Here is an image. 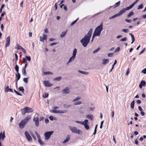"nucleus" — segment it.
Masks as SVG:
<instances>
[{"instance_id": "nucleus-47", "label": "nucleus", "mask_w": 146, "mask_h": 146, "mask_svg": "<svg viewBox=\"0 0 146 146\" xmlns=\"http://www.w3.org/2000/svg\"><path fill=\"white\" fill-rule=\"evenodd\" d=\"M43 37L44 40H46L47 38V36L46 35L44 34L43 35Z\"/></svg>"}, {"instance_id": "nucleus-34", "label": "nucleus", "mask_w": 146, "mask_h": 146, "mask_svg": "<svg viewBox=\"0 0 146 146\" xmlns=\"http://www.w3.org/2000/svg\"><path fill=\"white\" fill-rule=\"evenodd\" d=\"M22 73L25 76L27 74L26 72V70L25 68H22Z\"/></svg>"}, {"instance_id": "nucleus-10", "label": "nucleus", "mask_w": 146, "mask_h": 146, "mask_svg": "<svg viewBox=\"0 0 146 146\" xmlns=\"http://www.w3.org/2000/svg\"><path fill=\"white\" fill-rule=\"evenodd\" d=\"M25 135L26 139L28 141H32V138L27 131H25Z\"/></svg>"}, {"instance_id": "nucleus-14", "label": "nucleus", "mask_w": 146, "mask_h": 146, "mask_svg": "<svg viewBox=\"0 0 146 146\" xmlns=\"http://www.w3.org/2000/svg\"><path fill=\"white\" fill-rule=\"evenodd\" d=\"M138 1L139 0H136L132 4L130 5L129 7H126V8L125 9H126V11L129 10L130 9H131L134 6V5H135L137 3Z\"/></svg>"}, {"instance_id": "nucleus-28", "label": "nucleus", "mask_w": 146, "mask_h": 146, "mask_svg": "<svg viewBox=\"0 0 146 146\" xmlns=\"http://www.w3.org/2000/svg\"><path fill=\"white\" fill-rule=\"evenodd\" d=\"M43 73L44 75H49V74H53V73L52 72L50 71H48V72H43Z\"/></svg>"}, {"instance_id": "nucleus-43", "label": "nucleus", "mask_w": 146, "mask_h": 146, "mask_svg": "<svg viewBox=\"0 0 146 146\" xmlns=\"http://www.w3.org/2000/svg\"><path fill=\"white\" fill-rule=\"evenodd\" d=\"M121 31L125 33H127L129 32V30L127 29H123Z\"/></svg>"}, {"instance_id": "nucleus-1", "label": "nucleus", "mask_w": 146, "mask_h": 146, "mask_svg": "<svg viewBox=\"0 0 146 146\" xmlns=\"http://www.w3.org/2000/svg\"><path fill=\"white\" fill-rule=\"evenodd\" d=\"M92 32V29H90L88 33L83 38L80 40V42L84 47H86L89 42Z\"/></svg>"}, {"instance_id": "nucleus-26", "label": "nucleus", "mask_w": 146, "mask_h": 146, "mask_svg": "<svg viewBox=\"0 0 146 146\" xmlns=\"http://www.w3.org/2000/svg\"><path fill=\"white\" fill-rule=\"evenodd\" d=\"M86 118L90 119L91 120H92L93 118V116L91 114L88 115H86Z\"/></svg>"}, {"instance_id": "nucleus-53", "label": "nucleus", "mask_w": 146, "mask_h": 146, "mask_svg": "<svg viewBox=\"0 0 146 146\" xmlns=\"http://www.w3.org/2000/svg\"><path fill=\"white\" fill-rule=\"evenodd\" d=\"M26 58L29 61H30L31 60V57L29 56H25Z\"/></svg>"}, {"instance_id": "nucleus-41", "label": "nucleus", "mask_w": 146, "mask_h": 146, "mask_svg": "<svg viewBox=\"0 0 146 146\" xmlns=\"http://www.w3.org/2000/svg\"><path fill=\"white\" fill-rule=\"evenodd\" d=\"M79 18H77L71 24V26H73L74 24H75V23L78 20Z\"/></svg>"}, {"instance_id": "nucleus-9", "label": "nucleus", "mask_w": 146, "mask_h": 146, "mask_svg": "<svg viewBox=\"0 0 146 146\" xmlns=\"http://www.w3.org/2000/svg\"><path fill=\"white\" fill-rule=\"evenodd\" d=\"M62 92L63 94H69L70 92V88L68 87H66L62 90Z\"/></svg>"}, {"instance_id": "nucleus-6", "label": "nucleus", "mask_w": 146, "mask_h": 146, "mask_svg": "<svg viewBox=\"0 0 146 146\" xmlns=\"http://www.w3.org/2000/svg\"><path fill=\"white\" fill-rule=\"evenodd\" d=\"M69 127L70 130L72 133H77L79 135H81L82 133L81 130L78 129L76 127L70 126Z\"/></svg>"}, {"instance_id": "nucleus-56", "label": "nucleus", "mask_w": 146, "mask_h": 146, "mask_svg": "<svg viewBox=\"0 0 146 146\" xmlns=\"http://www.w3.org/2000/svg\"><path fill=\"white\" fill-rule=\"evenodd\" d=\"M5 5L4 4H3L2 5L0 10V12L1 13L2 12V9L5 7Z\"/></svg>"}, {"instance_id": "nucleus-25", "label": "nucleus", "mask_w": 146, "mask_h": 146, "mask_svg": "<svg viewBox=\"0 0 146 146\" xmlns=\"http://www.w3.org/2000/svg\"><path fill=\"white\" fill-rule=\"evenodd\" d=\"M78 72L79 73H80L81 74H82L85 75H87L89 74V73L88 72L85 71H83L80 70H78Z\"/></svg>"}, {"instance_id": "nucleus-51", "label": "nucleus", "mask_w": 146, "mask_h": 146, "mask_svg": "<svg viewBox=\"0 0 146 146\" xmlns=\"http://www.w3.org/2000/svg\"><path fill=\"white\" fill-rule=\"evenodd\" d=\"M15 69L17 73H19V67L17 65H16Z\"/></svg>"}, {"instance_id": "nucleus-60", "label": "nucleus", "mask_w": 146, "mask_h": 146, "mask_svg": "<svg viewBox=\"0 0 146 146\" xmlns=\"http://www.w3.org/2000/svg\"><path fill=\"white\" fill-rule=\"evenodd\" d=\"M31 133V135L32 136V137L34 139H35V140H36V137L35 136V135L33 133Z\"/></svg>"}, {"instance_id": "nucleus-61", "label": "nucleus", "mask_w": 146, "mask_h": 146, "mask_svg": "<svg viewBox=\"0 0 146 146\" xmlns=\"http://www.w3.org/2000/svg\"><path fill=\"white\" fill-rule=\"evenodd\" d=\"M113 55V54L112 53H110L108 54V57H112Z\"/></svg>"}, {"instance_id": "nucleus-12", "label": "nucleus", "mask_w": 146, "mask_h": 146, "mask_svg": "<svg viewBox=\"0 0 146 146\" xmlns=\"http://www.w3.org/2000/svg\"><path fill=\"white\" fill-rule=\"evenodd\" d=\"M16 46V48L17 50H21L25 54L26 53V50L22 46L20 45L19 44H17Z\"/></svg>"}, {"instance_id": "nucleus-36", "label": "nucleus", "mask_w": 146, "mask_h": 146, "mask_svg": "<svg viewBox=\"0 0 146 146\" xmlns=\"http://www.w3.org/2000/svg\"><path fill=\"white\" fill-rule=\"evenodd\" d=\"M118 17L117 15V14H116L115 15L111 16V17H110L109 18V19H114V18L116 17Z\"/></svg>"}, {"instance_id": "nucleus-58", "label": "nucleus", "mask_w": 146, "mask_h": 146, "mask_svg": "<svg viewBox=\"0 0 146 146\" xmlns=\"http://www.w3.org/2000/svg\"><path fill=\"white\" fill-rule=\"evenodd\" d=\"M96 36H97L96 35H95V34H93V35L92 37V40L91 41L92 42H93L94 38V37Z\"/></svg>"}, {"instance_id": "nucleus-45", "label": "nucleus", "mask_w": 146, "mask_h": 146, "mask_svg": "<svg viewBox=\"0 0 146 146\" xmlns=\"http://www.w3.org/2000/svg\"><path fill=\"white\" fill-rule=\"evenodd\" d=\"M9 86H7L5 87V92H8L9 90Z\"/></svg>"}, {"instance_id": "nucleus-30", "label": "nucleus", "mask_w": 146, "mask_h": 146, "mask_svg": "<svg viewBox=\"0 0 146 146\" xmlns=\"http://www.w3.org/2000/svg\"><path fill=\"white\" fill-rule=\"evenodd\" d=\"M134 102H135L133 100V101H132V102L131 103L130 106H131V108L132 109H133L134 108Z\"/></svg>"}, {"instance_id": "nucleus-42", "label": "nucleus", "mask_w": 146, "mask_h": 146, "mask_svg": "<svg viewBox=\"0 0 146 146\" xmlns=\"http://www.w3.org/2000/svg\"><path fill=\"white\" fill-rule=\"evenodd\" d=\"M97 126H98V125H96L95 127V129H94V133H93V135H95L96 134V129H97Z\"/></svg>"}, {"instance_id": "nucleus-64", "label": "nucleus", "mask_w": 146, "mask_h": 146, "mask_svg": "<svg viewBox=\"0 0 146 146\" xmlns=\"http://www.w3.org/2000/svg\"><path fill=\"white\" fill-rule=\"evenodd\" d=\"M131 39H132V42H131V43L132 44L134 41H135V38H134V36L133 37H131Z\"/></svg>"}, {"instance_id": "nucleus-8", "label": "nucleus", "mask_w": 146, "mask_h": 146, "mask_svg": "<svg viewBox=\"0 0 146 146\" xmlns=\"http://www.w3.org/2000/svg\"><path fill=\"white\" fill-rule=\"evenodd\" d=\"M53 131H51L49 132H46L44 134L45 139L48 140L51 135L54 133Z\"/></svg>"}, {"instance_id": "nucleus-16", "label": "nucleus", "mask_w": 146, "mask_h": 146, "mask_svg": "<svg viewBox=\"0 0 146 146\" xmlns=\"http://www.w3.org/2000/svg\"><path fill=\"white\" fill-rule=\"evenodd\" d=\"M43 82L45 86L46 87H50L53 85V84L50 83L48 81H44Z\"/></svg>"}, {"instance_id": "nucleus-29", "label": "nucleus", "mask_w": 146, "mask_h": 146, "mask_svg": "<svg viewBox=\"0 0 146 146\" xmlns=\"http://www.w3.org/2000/svg\"><path fill=\"white\" fill-rule=\"evenodd\" d=\"M120 1H119L117 3H116L113 6V7L114 8H115L118 6L120 3Z\"/></svg>"}, {"instance_id": "nucleus-39", "label": "nucleus", "mask_w": 146, "mask_h": 146, "mask_svg": "<svg viewBox=\"0 0 146 146\" xmlns=\"http://www.w3.org/2000/svg\"><path fill=\"white\" fill-rule=\"evenodd\" d=\"M49 118L51 120H55L56 118L55 117H54L52 116H50L49 117Z\"/></svg>"}, {"instance_id": "nucleus-35", "label": "nucleus", "mask_w": 146, "mask_h": 146, "mask_svg": "<svg viewBox=\"0 0 146 146\" xmlns=\"http://www.w3.org/2000/svg\"><path fill=\"white\" fill-rule=\"evenodd\" d=\"M48 94L47 93H44L43 94V97L44 98H46L48 97Z\"/></svg>"}, {"instance_id": "nucleus-13", "label": "nucleus", "mask_w": 146, "mask_h": 146, "mask_svg": "<svg viewBox=\"0 0 146 146\" xmlns=\"http://www.w3.org/2000/svg\"><path fill=\"white\" fill-rule=\"evenodd\" d=\"M26 124L22 120L19 123V127L20 129H23L24 127Z\"/></svg>"}, {"instance_id": "nucleus-62", "label": "nucleus", "mask_w": 146, "mask_h": 146, "mask_svg": "<svg viewBox=\"0 0 146 146\" xmlns=\"http://www.w3.org/2000/svg\"><path fill=\"white\" fill-rule=\"evenodd\" d=\"M14 91L15 92V93H16L18 95H19V96H22V95L21 94H19L18 92L15 90H14Z\"/></svg>"}, {"instance_id": "nucleus-7", "label": "nucleus", "mask_w": 146, "mask_h": 146, "mask_svg": "<svg viewBox=\"0 0 146 146\" xmlns=\"http://www.w3.org/2000/svg\"><path fill=\"white\" fill-rule=\"evenodd\" d=\"M33 110L31 108L29 107H26L21 110L22 114L25 115L26 113H30L33 112Z\"/></svg>"}, {"instance_id": "nucleus-44", "label": "nucleus", "mask_w": 146, "mask_h": 146, "mask_svg": "<svg viewBox=\"0 0 146 146\" xmlns=\"http://www.w3.org/2000/svg\"><path fill=\"white\" fill-rule=\"evenodd\" d=\"M80 97H77L76 98H75L73 100V102H75L76 101H78L79 100H80Z\"/></svg>"}, {"instance_id": "nucleus-24", "label": "nucleus", "mask_w": 146, "mask_h": 146, "mask_svg": "<svg viewBox=\"0 0 146 146\" xmlns=\"http://www.w3.org/2000/svg\"><path fill=\"white\" fill-rule=\"evenodd\" d=\"M67 31V30L62 32L60 35V37L62 38L64 37L66 35Z\"/></svg>"}, {"instance_id": "nucleus-17", "label": "nucleus", "mask_w": 146, "mask_h": 146, "mask_svg": "<svg viewBox=\"0 0 146 146\" xmlns=\"http://www.w3.org/2000/svg\"><path fill=\"white\" fill-rule=\"evenodd\" d=\"M31 118V116L29 115L27 116L23 120L27 124L29 121L30 120Z\"/></svg>"}, {"instance_id": "nucleus-18", "label": "nucleus", "mask_w": 146, "mask_h": 146, "mask_svg": "<svg viewBox=\"0 0 146 146\" xmlns=\"http://www.w3.org/2000/svg\"><path fill=\"white\" fill-rule=\"evenodd\" d=\"M145 84H146V82L145 81H144V80H142L141 82L139 84V87L141 89L142 88L143 86H145Z\"/></svg>"}, {"instance_id": "nucleus-50", "label": "nucleus", "mask_w": 146, "mask_h": 146, "mask_svg": "<svg viewBox=\"0 0 146 146\" xmlns=\"http://www.w3.org/2000/svg\"><path fill=\"white\" fill-rule=\"evenodd\" d=\"M40 41L42 42H44V39H43V37H42L41 36H40Z\"/></svg>"}, {"instance_id": "nucleus-37", "label": "nucleus", "mask_w": 146, "mask_h": 146, "mask_svg": "<svg viewBox=\"0 0 146 146\" xmlns=\"http://www.w3.org/2000/svg\"><path fill=\"white\" fill-rule=\"evenodd\" d=\"M19 89L20 91H21L22 92H23L24 91V89L23 87H20Z\"/></svg>"}, {"instance_id": "nucleus-2", "label": "nucleus", "mask_w": 146, "mask_h": 146, "mask_svg": "<svg viewBox=\"0 0 146 146\" xmlns=\"http://www.w3.org/2000/svg\"><path fill=\"white\" fill-rule=\"evenodd\" d=\"M77 52V50L76 48H75L73 50L72 53V55L68 61L67 62V65H69L70 63L72 62L75 59L76 57Z\"/></svg>"}, {"instance_id": "nucleus-27", "label": "nucleus", "mask_w": 146, "mask_h": 146, "mask_svg": "<svg viewBox=\"0 0 146 146\" xmlns=\"http://www.w3.org/2000/svg\"><path fill=\"white\" fill-rule=\"evenodd\" d=\"M62 78V77L61 76H58L56 78H54L53 79V80L55 81H59Z\"/></svg>"}, {"instance_id": "nucleus-20", "label": "nucleus", "mask_w": 146, "mask_h": 146, "mask_svg": "<svg viewBox=\"0 0 146 146\" xmlns=\"http://www.w3.org/2000/svg\"><path fill=\"white\" fill-rule=\"evenodd\" d=\"M109 62V60L108 59H103L102 61V63L103 65H105Z\"/></svg>"}, {"instance_id": "nucleus-32", "label": "nucleus", "mask_w": 146, "mask_h": 146, "mask_svg": "<svg viewBox=\"0 0 146 146\" xmlns=\"http://www.w3.org/2000/svg\"><path fill=\"white\" fill-rule=\"evenodd\" d=\"M16 77L17 78V81L20 78V74L19 73H18V75L17 74H16Z\"/></svg>"}, {"instance_id": "nucleus-21", "label": "nucleus", "mask_w": 146, "mask_h": 146, "mask_svg": "<svg viewBox=\"0 0 146 146\" xmlns=\"http://www.w3.org/2000/svg\"><path fill=\"white\" fill-rule=\"evenodd\" d=\"M126 11V9H123L120 11L117 14L118 16L121 15L123 13H124Z\"/></svg>"}, {"instance_id": "nucleus-57", "label": "nucleus", "mask_w": 146, "mask_h": 146, "mask_svg": "<svg viewBox=\"0 0 146 146\" xmlns=\"http://www.w3.org/2000/svg\"><path fill=\"white\" fill-rule=\"evenodd\" d=\"M23 81L25 83H27L28 82V80L27 78H25L23 79Z\"/></svg>"}, {"instance_id": "nucleus-59", "label": "nucleus", "mask_w": 146, "mask_h": 146, "mask_svg": "<svg viewBox=\"0 0 146 146\" xmlns=\"http://www.w3.org/2000/svg\"><path fill=\"white\" fill-rule=\"evenodd\" d=\"M141 72L143 73L144 74H145L146 73V68H145Z\"/></svg>"}, {"instance_id": "nucleus-55", "label": "nucleus", "mask_w": 146, "mask_h": 146, "mask_svg": "<svg viewBox=\"0 0 146 146\" xmlns=\"http://www.w3.org/2000/svg\"><path fill=\"white\" fill-rule=\"evenodd\" d=\"M116 63H117V61L116 60H115L114 62V63L112 65V69H113L114 65L116 64Z\"/></svg>"}, {"instance_id": "nucleus-15", "label": "nucleus", "mask_w": 146, "mask_h": 146, "mask_svg": "<svg viewBox=\"0 0 146 146\" xmlns=\"http://www.w3.org/2000/svg\"><path fill=\"white\" fill-rule=\"evenodd\" d=\"M10 36H8L6 39V43L5 44V47H8L10 44Z\"/></svg>"}, {"instance_id": "nucleus-49", "label": "nucleus", "mask_w": 146, "mask_h": 146, "mask_svg": "<svg viewBox=\"0 0 146 146\" xmlns=\"http://www.w3.org/2000/svg\"><path fill=\"white\" fill-rule=\"evenodd\" d=\"M120 48L119 47H118L115 50V51H114V52L116 53L119 51L120 50Z\"/></svg>"}, {"instance_id": "nucleus-52", "label": "nucleus", "mask_w": 146, "mask_h": 146, "mask_svg": "<svg viewBox=\"0 0 146 146\" xmlns=\"http://www.w3.org/2000/svg\"><path fill=\"white\" fill-rule=\"evenodd\" d=\"M146 48H144L139 53V55H140L143 53L145 51V50Z\"/></svg>"}, {"instance_id": "nucleus-31", "label": "nucleus", "mask_w": 146, "mask_h": 146, "mask_svg": "<svg viewBox=\"0 0 146 146\" xmlns=\"http://www.w3.org/2000/svg\"><path fill=\"white\" fill-rule=\"evenodd\" d=\"M134 13L133 12V11L131 12H129V14L127 15V17H131V16L134 15Z\"/></svg>"}, {"instance_id": "nucleus-38", "label": "nucleus", "mask_w": 146, "mask_h": 146, "mask_svg": "<svg viewBox=\"0 0 146 146\" xmlns=\"http://www.w3.org/2000/svg\"><path fill=\"white\" fill-rule=\"evenodd\" d=\"M82 104V102L80 101H78L76 102H75L74 103V104L75 105H80Z\"/></svg>"}, {"instance_id": "nucleus-48", "label": "nucleus", "mask_w": 146, "mask_h": 146, "mask_svg": "<svg viewBox=\"0 0 146 146\" xmlns=\"http://www.w3.org/2000/svg\"><path fill=\"white\" fill-rule=\"evenodd\" d=\"M143 5L142 4H141L140 5H139V6H138V7L137 8V9H142L143 8Z\"/></svg>"}, {"instance_id": "nucleus-63", "label": "nucleus", "mask_w": 146, "mask_h": 146, "mask_svg": "<svg viewBox=\"0 0 146 146\" xmlns=\"http://www.w3.org/2000/svg\"><path fill=\"white\" fill-rule=\"evenodd\" d=\"M125 21L127 22H128V23H130L131 22V20H130V19H126L125 20Z\"/></svg>"}, {"instance_id": "nucleus-54", "label": "nucleus", "mask_w": 146, "mask_h": 146, "mask_svg": "<svg viewBox=\"0 0 146 146\" xmlns=\"http://www.w3.org/2000/svg\"><path fill=\"white\" fill-rule=\"evenodd\" d=\"M127 40V38L126 37H125L124 38H123L121 39H120V41H125Z\"/></svg>"}, {"instance_id": "nucleus-3", "label": "nucleus", "mask_w": 146, "mask_h": 146, "mask_svg": "<svg viewBox=\"0 0 146 146\" xmlns=\"http://www.w3.org/2000/svg\"><path fill=\"white\" fill-rule=\"evenodd\" d=\"M75 122L77 123L82 124L84 125L85 128L86 130H88L89 129V122L88 120L87 119L85 120L84 121H76Z\"/></svg>"}, {"instance_id": "nucleus-5", "label": "nucleus", "mask_w": 146, "mask_h": 146, "mask_svg": "<svg viewBox=\"0 0 146 146\" xmlns=\"http://www.w3.org/2000/svg\"><path fill=\"white\" fill-rule=\"evenodd\" d=\"M54 109L52 110L51 111L54 113H64L67 112V110H56L58 108V106L54 107L53 108Z\"/></svg>"}, {"instance_id": "nucleus-46", "label": "nucleus", "mask_w": 146, "mask_h": 146, "mask_svg": "<svg viewBox=\"0 0 146 146\" xmlns=\"http://www.w3.org/2000/svg\"><path fill=\"white\" fill-rule=\"evenodd\" d=\"M100 50V48H98L97 49H96L95 50H94L93 52V53H96L97 52H98Z\"/></svg>"}, {"instance_id": "nucleus-33", "label": "nucleus", "mask_w": 146, "mask_h": 146, "mask_svg": "<svg viewBox=\"0 0 146 146\" xmlns=\"http://www.w3.org/2000/svg\"><path fill=\"white\" fill-rule=\"evenodd\" d=\"M71 106V105L67 104H64L63 105V107L65 108H70Z\"/></svg>"}, {"instance_id": "nucleus-23", "label": "nucleus", "mask_w": 146, "mask_h": 146, "mask_svg": "<svg viewBox=\"0 0 146 146\" xmlns=\"http://www.w3.org/2000/svg\"><path fill=\"white\" fill-rule=\"evenodd\" d=\"M38 117V114L37 113L35 114L33 119V121L39 120Z\"/></svg>"}, {"instance_id": "nucleus-40", "label": "nucleus", "mask_w": 146, "mask_h": 146, "mask_svg": "<svg viewBox=\"0 0 146 146\" xmlns=\"http://www.w3.org/2000/svg\"><path fill=\"white\" fill-rule=\"evenodd\" d=\"M34 121L35 122V124L36 125L37 127L39 125V120Z\"/></svg>"}, {"instance_id": "nucleus-4", "label": "nucleus", "mask_w": 146, "mask_h": 146, "mask_svg": "<svg viewBox=\"0 0 146 146\" xmlns=\"http://www.w3.org/2000/svg\"><path fill=\"white\" fill-rule=\"evenodd\" d=\"M102 28L103 25L101 23L100 25L97 27L95 29L94 34H95L97 36H99L100 35L101 32L102 30Z\"/></svg>"}, {"instance_id": "nucleus-11", "label": "nucleus", "mask_w": 146, "mask_h": 146, "mask_svg": "<svg viewBox=\"0 0 146 146\" xmlns=\"http://www.w3.org/2000/svg\"><path fill=\"white\" fill-rule=\"evenodd\" d=\"M35 133L38 139V141L39 144L42 145L44 144L43 142L40 139V136L36 131H35Z\"/></svg>"}, {"instance_id": "nucleus-19", "label": "nucleus", "mask_w": 146, "mask_h": 146, "mask_svg": "<svg viewBox=\"0 0 146 146\" xmlns=\"http://www.w3.org/2000/svg\"><path fill=\"white\" fill-rule=\"evenodd\" d=\"M70 139V135H68L66 136V138L62 142L63 143H67Z\"/></svg>"}, {"instance_id": "nucleus-22", "label": "nucleus", "mask_w": 146, "mask_h": 146, "mask_svg": "<svg viewBox=\"0 0 146 146\" xmlns=\"http://www.w3.org/2000/svg\"><path fill=\"white\" fill-rule=\"evenodd\" d=\"M5 137V131H4L3 133L2 134V132L0 133V140L2 138L3 140Z\"/></svg>"}]
</instances>
